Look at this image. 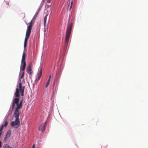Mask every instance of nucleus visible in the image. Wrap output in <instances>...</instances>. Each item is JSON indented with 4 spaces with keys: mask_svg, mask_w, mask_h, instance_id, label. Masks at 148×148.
<instances>
[{
    "mask_svg": "<svg viewBox=\"0 0 148 148\" xmlns=\"http://www.w3.org/2000/svg\"><path fill=\"white\" fill-rule=\"evenodd\" d=\"M20 121L19 120L16 119L14 121H12L11 123V125L12 127H14V128L18 127L19 125Z\"/></svg>",
    "mask_w": 148,
    "mask_h": 148,
    "instance_id": "obj_5",
    "label": "nucleus"
},
{
    "mask_svg": "<svg viewBox=\"0 0 148 148\" xmlns=\"http://www.w3.org/2000/svg\"><path fill=\"white\" fill-rule=\"evenodd\" d=\"M47 15L46 14L44 17V26H45L46 23V20H47Z\"/></svg>",
    "mask_w": 148,
    "mask_h": 148,
    "instance_id": "obj_12",
    "label": "nucleus"
},
{
    "mask_svg": "<svg viewBox=\"0 0 148 148\" xmlns=\"http://www.w3.org/2000/svg\"><path fill=\"white\" fill-rule=\"evenodd\" d=\"M3 128V125H2V126L0 127V132H1Z\"/></svg>",
    "mask_w": 148,
    "mask_h": 148,
    "instance_id": "obj_16",
    "label": "nucleus"
},
{
    "mask_svg": "<svg viewBox=\"0 0 148 148\" xmlns=\"http://www.w3.org/2000/svg\"><path fill=\"white\" fill-rule=\"evenodd\" d=\"M46 123V121L44 123H42L39 127V130L42 132H44L45 130Z\"/></svg>",
    "mask_w": 148,
    "mask_h": 148,
    "instance_id": "obj_6",
    "label": "nucleus"
},
{
    "mask_svg": "<svg viewBox=\"0 0 148 148\" xmlns=\"http://www.w3.org/2000/svg\"><path fill=\"white\" fill-rule=\"evenodd\" d=\"M11 135V131L10 130H8L6 135V136L4 139L5 140H6L7 138H8L10 137Z\"/></svg>",
    "mask_w": 148,
    "mask_h": 148,
    "instance_id": "obj_10",
    "label": "nucleus"
},
{
    "mask_svg": "<svg viewBox=\"0 0 148 148\" xmlns=\"http://www.w3.org/2000/svg\"><path fill=\"white\" fill-rule=\"evenodd\" d=\"M72 2H71V6H70V8H71V7H72Z\"/></svg>",
    "mask_w": 148,
    "mask_h": 148,
    "instance_id": "obj_22",
    "label": "nucleus"
},
{
    "mask_svg": "<svg viewBox=\"0 0 148 148\" xmlns=\"http://www.w3.org/2000/svg\"><path fill=\"white\" fill-rule=\"evenodd\" d=\"M73 25V23L72 22L70 24H68L67 26L65 41V45L66 46H67L68 44Z\"/></svg>",
    "mask_w": 148,
    "mask_h": 148,
    "instance_id": "obj_3",
    "label": "nucleus"
},
{
    "mask_svg": "<svg viewBox=\"0 0 148 148\" xmlns=\"http://www.w3.org/2000/svg\"><path fill=\"white\" fill-rule=\"evenodd\" d=\"M24 71H23V72L22 73L21 75V78H22L24 76Z\"/></svg>",
    "mask_w": 148,
    "mask_h": 148,
    "instance_id": "obj_15",
    "label": "nucleus"
},
{
    "mask_svg": "<svg viewBox=\"0 0 148 148\" xmlns=\"http://www.w3.org/2000/svg\"><path fill=\"white\" fill-rule=\"evenodd\" d=\"M51 0H47V3H50L51 2Z\"/></svg>",
    "mask_w": 148,
    "mask_h": 148,
    "instance_id": "obj_18",
    "label": "nucleus"
},
{
    "mask_svg": "<svg viewBox=\"0 0 148 148\" xmlns=\"http://www.w3.org/2000/svg\"><path fill=\"white\" fill-rule=\"evenodd\" d=\"M38 14L37 13L35 14L33 18L31 21L29 23V25L27 27L24 42V48H25L26 47L27 41L31 33L32 27L33 25V21L35 20Z\"/></svg>",
    "mask_w": 148,
    "mask_h": 148,
    "instance_id": "obj_2",
    "label": "nucleus"
},
{
    "mask_svg": "<svg viewBox=\"0 0 148 148\" xmlns=\"http://www.w3.org/2000/svg\"><path fill=\"white\" fill-rule=\"evenodd\" d=\"M6 3L7 4L6 6L7 7L9 6V3L8 2Z\"/></svg>",
    "mask_w": 148,
    "mask_h": 148,
    "instance_id": "obj_17",
    "label": "nucleus"
},
{
    "mask_svg": "<svg viewBox=\"0 0 148 148\" xmlns=\"http://www.w3.org/2000/svg\"><path fill=\"white\" fill-rule=\"evenodd\" d=\"M26 58V53L25 52H23V54L21 61L22 62H26L25 61V59Z\"/></svg>",
    "mask_w": 148,
    "mask_h": 148,
    "instance_id": "obj_11",
    "label": "nucleus"
},
{
    "mask_svg": "<svg viewBox=\"0 0 148 148\" xmlns=\"http://www.w3.org/2000/svg\"><path fill=\"white\" fill-rule=\"evenodd\" d=\"M42 67H40L38 69L39 72L38 73V75L37 78L38 80L40 79L42 74Z\"/></svg>",
    "mask_w": 148,
    "mask_h": 148,
    "instance_id": "obj_9",
    "label": "nucleus"
},
{
    "mask_svg": "<svg viewBox=\"0 0 148 148\" xmlns=\"http://www.w3.org/2000/svg\"><path fill=\"white\" fill-rule=\"evenodd\" d=\"M26 70L27 72L29 74V75L31 76L32 72V70L30 64L27 67Z\"/></svg>",
    "mask_w": 148,
    "mask_h": 148,
    "instance_id": "obj_7",
    "label": "nucleus"
},
{
    "mask_svg": "<svg viewBox=\"0 0 148 148\" xmlns=\"http://www.w3.org/2000/svg\"><path fill=\"white\" fill-rule=\"evenodd\" d=\"M25 88V86H22L21 83L20 82L18 86H17V88L16 89V92L14 93V95L16 97V98H19L20 92L21 93V95L23 96Z\"/></svg>",
    "mask_w": 148,
    "mask_h": 148,
    "instance_id": "obj_4",
    "label": "nucleus"
},
{
    "mask_svg": "<svg viewBox=\"0 0 148 148\" xmlns=\"http://www.w3.org/2000/svg\"><path fill=\"white\" fill-rule=\"evenodd\" d=\"M26 65V62H21L20 70H22L23 71H24L25 69Z\"/></svg>",
    "mask_w": 148,
    "mask_h": 148,
    "instance_id": "obj_8",
    "label": "nucleus"
},
{
    "mask_svg": "<svg viewBox=\"0 0 148 148\" xmlns=\"http://www.w3.org/2000/svg\"><path fill=\"white\" fill-rule=\"evenodd\" d=\"M42 1H45V0H42Z\"/></svg>",
    "mask_w": 148,
    "mask_h": 148,
    "instance_id": "obj_24",
    "label": "nucleus"
},
{
    "mask_svg": "<svg viewBox=\"0 0 148 148\" xmlns=\"http://www.w3.org/2000/svg\"><path fill=\"white\" fill-rule=\"evenodd\" d=\"M8 122L7 121H6L5 122L4 124V125H3V127H6V126L7 125H8Z\"/></svg>",
    "mask_w": 148,
    "mask_h": 148,
    "instance_id": "obj_14",
    "label": "nucleus"
},
{
    "mask_svg": "<svg viewBox=\"0 0 148 148\" xmlns=\"http://www.w3.org/2000/svg\"><path fill=\"white\" fill-rule=\"evenodd\" d=\"M35 145L34 144L32 145V147L31 148H35Z\"/></svg>",
    "mask_w": 148,
    "mask_h": 148,
    "instance_id": "obj_19",
    "label": "nucleus"
},
{
    "mask_svg": "<svg viewBox=\"0 0 148 148\" xmlns=\"http://www.w3.org/2000/svg\"><path fill=\"white\" fill-rule=\"evenodd\" d=\"M23 100H21L19 103V98H15L13 101L12 105V109L13 110L16 105L15 112L14 113V116L17 120L19 119V109H21L22 107Z\"/></svg>",
    "mask_w": 148,
    "mask_h": 148,
    "instance_id": "obj_1",
    "label": "nucleus"
},
{
    "mask_svg": "<svg viewBox=\"0 0 148 148\" xmlns=\"http://www.w3.org/2000/svg\"><path fill=\"white\" fill-rule=\"evenodd\" d=\"M1 141H0V148L1 147Z\"/></svg>",
    "mask_w": 148,
    "mask_h": 148,
    "instance_id": "obj_21",
    "label": "nucleus"
},
{
    "mask_svg": "<svg viewBox=\"0 0 148 148\" xmlns=\"http://www.w3.org/2000/svg\"><path fill=\"white\" fill-rule=\"evenodd\" d=\"M51 75H50L49 76V78L48 79H49L50 80V79H51Z\"/></svg>",
    "mask_w": 148,
    "mask_h": 148,
    "instance_id": "obj_20",
    "label": "nucleus"
},
{
    "mask_svg": "<svg viewBox=\"0 0 148 148\" xmlns=\"http://www.w3.org/2000/svg\"><path fill=\"white\" fill-rule=\"evenodd\" d=\"M50 82V80H49V79H48V80L47 82L46 85V86H45L46 88H47Z\"/></svg>",
    "mask_w": 148,
    "mask_h": 148,
    "instance_id": "obj_13",
    "label": "nucleus"
},
{
    "mask_svg": "<svg viewBox=\"0 0 148 148\" xmlns=\"http://www.w3.org/2000/svg\"><path fill=\"white\" fill-rule=\"evenodd\" d=\"M1 134H2V132H0V136H1Z\"/></svg>",
    "mask_w": 148,
    "mask_h": 148,
    "instance_id": "obj_23",
    "label": "nucleus"
}]
</instances>
